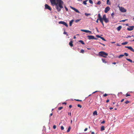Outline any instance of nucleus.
<instances>
[{
    "label": "nucleus",
    "mask_w": 134,
    "mask_h": 134,
    "mask_svg": "<svg viewBox=\"0 0 134 134\" xmlns=\"http://www.w3.org/2000/svg\"><path fill=\"white\" fill-rule=\"evenodd\" d=\"M51 5L52 6H55V7L58 12H60L63 8L64 2L62 0H49Z\"/></svg>",
    "instance_id": "1"
},
{
    "label": "nucleus",
    "mask_w": 134,
    "mask_h": 134,
    "mask_svg": "<svg viewBox=\"0 0 134 134\" xmlns=\"http://www.w3.org/2000/svg\"><path fill=\"white\" fill-rule=\"evenodd\" d=\"M99 56L103 57L104 58H106L107 56L108 55V54L104 51L100 52L98 53Z\"/></svg>",
    "instance_id": "2"
},
{
    "label": "nucleus",
    "mask_w": 134,
    "mask_h": 134,
    "mask_svg": "<svg viewBox=\"0 0 134 134\" xmlns=\"http://www.w3.org/2000/svg\"><path fill=\"white\" fill-rule=\"evenodd\" d=\"M102 19V20H103L106 23H107L109 22L108 19L107 18L106 15L105 14L103 15Z\"/></svg>",
    "instance_id": "3"
},
{
    "label": "nucleus",
    "mask_w": 134,
    "mask_h": 134,
    "mask_svg": "<svg viewBox=\"0 0 134 134\" xmlns=\"http://www.w3.org/2000/svg\"><path fill=\"white\" fill-rule=\"evenodd\" d=\"M98 18H100V19H99V20L100 21L101 23L103 25V26H104V24L103 23V20H102V18L99 13L98 14Z\"/></svg>",
    "instance_id": "4"
},
{
    "label": "nucleus",
    "mask_w": 134,
    "mask_h": 134,
    "mask_svg": "<svg viewBox=\"0 0 134 134\" xmlns=\"http://www.w3.org/2000/svg\"><path fill=\"white\" fill-rule=\"evenodd\" d=\"M89 40H91L92 39L97 40V38H95L92 35H88L87 36Z\"/></svg>",
    "instance_id": "5"
},
{
    "label": "nucleus",
    "mask_w": 134,
    "mask_h": 134,
    "mask_svg": "<svg viewBox=\"0 0 134 134\" xmlns=\"http://www.w3.org/2000/svg\"><path fill=\"white\" fill-rule=\"evenodd\" d=\"M59 24H62L65 26L67 27H68V25L64 21H59Z\"/></svg>",
    "instance_id": "6"
},
{
    "label": "nucleus",
    "mask_w": 134,
    "mask_h": 134,
    "mask_svg": "<svg viewBox=\"0 0 134 134\" xmlns=\"http://www.w3.org/2000/svg\"><path fill=\"white\" fill-rule=\"evenodd\" d=\"M45 9H47L49 10H51L52 9L51 7L47 4L45 5Z\"/></svg>",
    "instance_id": "7"
},
{
    "label": "nucleus",
    "mask_w": 134,
    "mask_h": 134,
    "mask_svg": "<svg viewBox=\"0 0 134 134\" xmlns=\"http://www.w3.org/2000/svg\"><path fill=\"white\" fill-rule=\"evenodd\" d=\"M110 9V8L109 7H107L105 9L104 12L105 13H107Z\"/></svg>",
    "instance_id": "8"
},
{
    "label": "nucleus",
    "mask_w": 134,
    "mask_h": 134,
    "mask_svg": "<svg viewBox=\"0 0 134 134\" xmlns=\"http://www.w3.org/2000/svg\"><path fill=\"white\" fill-rule=\"evenodd\" d=\"M70 7L71 9H72L73 10H74L76 12L78 13H80L79 11L77 9H76L75 8L73 7H72L71 6H70Z\"/></svg>",
    "instance_id": "9"
},
{
    "label": "nucleus",
    "mask_w": 134,
    "mask_h": 134,
    "mask_svg": "<svg viewBox=\"0 0 134 134\" xmlns=\"http://www.w3.org/2000/svg\"><path fill=\"white\" fill-rule=\"evenodd\" d=\"M81 31L86 33H92V32L91 31L87 30L81 29Z\"/></svg>",
    "instance_id": "10"
},
{
    "label": "nucleus",
    "mask_w": 134,
    "mask_h": 134,
    "mask_svg": "<svg viewBox=\"0 0 134 134\" xmlns=\"http://www.w3.org/2000/svg\"><path fill=\"white\" fill-rule=\"evenodd\" d=\"M133 29V26H131L127 28V29L128 30L131 31Z\"/></svg>",
    "instance_id": "11"
},
{
    "label": "nucleus",
    "mask_w": 134,
    "mask_h": 134,
    "mask_svg": "<svg viewBox=\"0 0 134 134\" xmlns=\"http://www.w3.org/2000/svg\"><path fill=\"white\" fill-rule=\"evenodd\" d=\"M125 47L128 48L131 51H132L133 49L131 46H125Z\"/></svg>",
    "instance_id": "12"
},
{
    "label": "nucleus",
    "mask_w": 134,
    "mask_h": 134,
    "mask_svg": "<svg viewBox=\"0 0 134 134\" xmlns=\"http://www.w3.org/2000/svg\"><path fill=\"white\" fill-rule=\"evenodd\" d=\"M120 10L121 12H126V10L124 8L122 7Z\"/></svg>",
    "instance_id": "13"
},
{
    "label": "nucleus",
    "mask_w": 134,
    "mask_h": 134,
    "mask_svg": "<svg viewBox=\"0 0 134 134\" xmlns=\"http://www.w3.org/2000/svg\"><path fill=\"white\" fill-rule=\"evenodd\" d=\"M72 43H73V41H70V42L69 43V45L71 47H72V46H73V44H72Z\"/></svg>",
    "instance_id": "14"
},
{
    "label": "nucleus",
    "mask_w": 134,
    "mask_h": 134,
    "mask_svg": "<svg viewBox=\"0 0 134 134\" xmlns=\"http://www.w3.org/2000/svg\"><path fill=\"white\" fill-rule=\"evenodd\" d=\"M122 28V26H119L118 27H117V29L118 31H119Z\"/></svg>",
    "instance_id": "15"
},
{
    "label": "nucleus",
    "mask_w": 134,
    "mask_h": 134,
    "mask_svg": "<svg viewBox=\"0 0 134 134\" xmlns=\"http://www.w3.org/2000/svg\"><path fill=\"white\" fill-rule=\"evenodd\" d=\"M93 115H98L97 113V111H95L93 112Z\"/></svg>",
    "instance_id": "16"
},
{
    "label": "nucleus",
    "mask_w": 134,
    "mask_h": 134,
    "mask_svg": "<svg viewBox=\"0 0 134 134\" xmlns=\"http://www.w3.org/2000/svg\"><path fill=\"white\" fill-rule=\"evenodd\" d=\"M71 127L70 126H69L68 128V130H67V132H69L71 129Z\"/></svg>",
    "instance_id": "17"
},
{
    "label": "nucleus",
    "mask_w": 134,
    "mask_h": 134,
    "mask_svg": "<svg viewBox=\"0 0 134 134\" xmlns=\"http://www.w3.org/2000/svg\"><path fill=\"white\" fill-rule=\"evenodd\" d=\"M105 130V127L104 126H102L101 127V131H103L104 130Z\"/></svg>",
    "instance_id": "18"
},
{
    "label": "nucleus",
    "mask_w": 134,
    "mask_h": 134,
    "mask_svg": "<svg viewBox=\"0 0 134 134\" xmlns=\"http://www.w3.org/2000/svg\"><path fill=\"white\" fill-rule=\"evenodd\" d=\"M74 20H71L69 23V25L70 26H71L72 22L74 21Z\"/></svg>",
    "instance_id": "19"
},
{
    "label": "nucleus",
    "mask_w": 134,
    "mask_h": 134,
    "mask_svg": "<svg viewBox=\"0 0 134 134\" xmlns=\"http://www.w3.org/2000/svg\"><path fill=\"white\" fill-rule=\"evenodd\" d=\"M88 0H86L84 1L83 2V4L84 5H86L87 4L86 2L88 1Z\"/></svg>",
    "instance_id": "20"
},
{
    "label": "nucleus",
    "mask_w": 134,
    "mask_h": 134,
    "mask_svg": "<svg viewBox=\"0 0 134 134\" xmlns=\"http://www.w3.org/2000/svg\"><path fill=\"white\" fill-rule=\"evenodd\" d=\"M79 42H80L81 43L83 44H85V43H84L83 41H82V40H80L79 41Z\"/></svg>",
    "instance_id": "21"
},
{
    "label": "nucleus",
    "mask_w": 134,
    "mask_h": 134,
    "mask_svg": "<svg viewBox=\"0 0 134 134\" xmlns=\"http://www.w3.org/2000/svg\"><path fill=\"white\" fill-rule=\"evenodd\" d=\"M126 59L127 60H128V61L130 62L131 63H132V60H131V59H130L126 58Z\"/></svg>",
    "instance_id": "22"
},
{
    "label": "nucleus",
    "mask_w": 134,
    "mask_h": 134,
    "mask_svg": "<svg viewBox=\"0 0 134 134\" xmlns=\"http://www.w3.org/2000/svg\"><path fill=\"white\" fill-rule=\"evenodd\" d=\"M107 4L109 5L110 4V2H109V0H107Z\"/></svg>",
    "instance_id": "23"
},
{
    "label": "nucleus",
    "mask_w": 134,
    "mask_h": 134,
    "mask_svg": "<svg viewBox=\"0 0 134 134\" xmlns=\"http://www.w3.org/2000/svg\"><path fill=\"white\" fill-rule=\"evenodd\" d=\"M102 61L103 62L105 63H107V62H106L105 60V59H102Z\"/></svg>",
    "instance_id": "24"
},
{
    "label": "nucleus",
    "mask_w": 134,
    "mask_h": 134,
    "mask_svg": "<svg viewBox=\"0 0 134 134\" xmlns=\"http://www.w3.org/2000/svg\"><path fill=\"white\" fill-rule=\"evenodd\" d=\"M124 56V55L123 54H121L119 55V56L118 58H120L123 57Z\"/></svg>",
    "instance_id": "25"
},
{
    "label": "nucleus",
    "mask_w": 134,
    "mask_h": 134,
    "mask_svg": "<svg viewBox=\"0 0 134 134\" xmlns=\"http://www.w3.org/2000/svg\"><path fill=\"white\" fill-rule=\"evenodd\" d=\"M85 15L87 16H88L89 15H91V14H90V13H85Z\"/></svg>",
    "instance_id": "26"
},
{
    "label": "nucleus",
    "mask_w": 134,
    "mask_h": 134,
    "mask_svg": "<svg viewBox=\"0 0 134 134\" xmlns=\"http://www.w3.org/2000/svg\"><path fill=\"white\" fill-rule=\"evenodd\" d=\"M128 43L127 42H124L122 43H121L122 45H126Z\"/></svg>",
    "instance_id": "27"
},
{
    "label": "nucleus",
    "mask_w": 134,
    "mask_h": 134,
    "mask_svg": "<svg viewBox=\"0 0 134 134\" xmlns=\"http://www.w3.org/2000/svg\"><path fill=\"white\" fill-rule=\"evenodd\" d=\"M80 52L82 53H83L84 52V50L83 49H82L81 50V51Z\"/></svg>",
    "instance_id": "28"
},
{
    "label": "nucleus",
    "mask_w": 134,
    "mask_h": 134,
    "mask_svg": "<svg viewBox=\"0 0 134 134\" xmlns=\"http://www.w3.org/2000/svg\"><path fill=\"white\" fill-rule=\"evenodd\" d=\"M89 3L91 4H93V1L92 0H89Z\"/></svg>",
    "instance_id": "29"
},
{
    "label": "nucleus",
    "mask_w": 134,
    "mask_h": 134,
    "mask_svg": "<svg viewBox=\"0 0 134 134\" xmlns=\"http://www.w3.org/2000/svg\"><path fill=\"white\" fill-rule=\"evenodd\" d=\"M101 4V2L100 1H99L97 3V4L98 5H100Z\"/></svg>",
    "instance_id": "30"
},
{
    "label": "nucleus",
    "mask_w": 134,
    "mask_h": 134,
    "mask_svg": "<svg viewBox=\"0 0 134 134\" xmlns=\"http://www.w3.org/2000/svg\"><path fill=\"white\" fill-rule=\"evenodd\" d=\"M81 20V19H77V20H76L75 21L76 22V23H77V22L79 21H80V20Z\"/></svg>",
    "instance_id": "31"
},
{
    "label": "nucleus",
    "mask_w": 134,
    "mask_h": 134,
    "mask_svg": "<svg viewBox=\"0 0 134 134\" xmlns=\"http://www.w3.org/2000/svg\"><path fill=\"white\" fill-rule=\"evenodd\" d=\"M63 108V107H59L58 108V110H60Z\"/></svg>",
    "instance_id": "32"
},
{
    "label": "nucleus",
    "mask_w": 134,
    "mask_h": 134,
    "mask_svg": "<svg viewBox=\"0 0 134 134\" xmlns=\"http://www.w3.org/2000/svg\"><path fill=\"white\" fill-rule=\"evenodd\" d=\"M77 106L78 107H80V108H81L82 107V106L81 105L79 104H77Z\"/></svg>",
    "instance_id": "33"
},
{
    "label": "nucleus",
    "mask_w": 134,
    "mask_h": 134,
    "mask_svg": "<svg viewBox=\"0 0 134 134\" xmlns=\"http://www.w3.org/2000/svg\"><path fill=\"white\" fill-rule=\"evenodd\" d=\"M125 96L126 97H127L128 96H131V95L130 94H128L127 93H126V94Z\"/></svg>",
    "instance_id": "34"
},
{
    "label": "nucleus",
    "mask_w": 134,
    "mask_h": 134,
    "mask_svg": "<svg viewBox=\"0 0 134 134\" xmlns=\"http://www.w3.org/2000/svg\"><path fill=\"white\" fill-rule=\"evenodd\" d=\"M124 55H125L126 56H127L128 55V54L126 53H124Z\"/></svg>",
    "instance_id": "35"
},
{
    "label": "nucleus",
    "mask_w": 134,
    "mask_h": 134,
    "mask_svg": "<svg viewBox=\"0 0 134 134\" xmlns=\"http://www.w3.org/2000/svg\"><path fill=\"white\" fill-rule=\"evenodd\" d=\"M100 38L103 41H106L105 39L103 37H101Z\"/></svg>",
    "instance_id": "36"
},
{
    "label": "nucleus",
    "mask_w": 134,
    "mask_h": 134,
    "mask_svg": "<svg viewBox=\"0 0 134 134\" xmlns=\"http://www.w3.org/2000/svg\"><path fill=\"white\" fill-rule=\"evenodd\" d=\"M129 102H129V101H128V100H127V101H126L125 102V104H128V103H129Z\"/></svg>",
    "instance_id": "37"
},
{
    "label": "nucleus",
    "mask_w": 134,
    "mask_h": 134,
    "mask_svg": "<svg viewBox=\"0 0 134 134\" xmlns=\"http://www.w3.org/2000/svg\"><path fill=\"white\" fill-rule=\"evenodd\" d=\"M99 19H100L99 18H98V19H97V20L96 21V22L97 23H98V20H99Z\"/></svg>",
    "instance_id": "38"
},
{
    "label": "nucleus",
    "mask_w": 134,
    "mask_h": 134,
    "mask_svg": "<svg viewBox=\"0 0 134 134\" xmlns=\"http://www.w3.org/2000/svg\"><path fill=\"white\" fill-rule=\"evenodd\" d=\"M63 34H66L67 36H68V34L67 33V32H66L64 30V32Z\"/></svg>",
    "instance_id": "39"
},
{
    "label": "nucleus",
    "mask_w": 134,
    "mask_h": 134,
    "mask_svg": "<svg viewBox=\"0 0 134 134\" xmlns=\"http://www.w3.org/2000/svg\"><path fill=\"white\" fill-rule=\"evenodd\" d=\"M61 130H63L64 129V127L63 126H61Z\"/></svg>",
    "instance_id": "40"
},
{
    "label": "nucleus",
    "mask_w": 134,
    "mask_h": 134,
    "mask_svg": "<svg viewBox=\"0 0 134 134\" xmlns=\"http://www.w3.org/2000/svg\"><path fill=\"white\" fill-rule=\"evenodd\" d=\"M128 20L127 19H125V20H122L121 21L124 22L125 21H126V20Z\"/></svg>",
    "instance_id": "41"
},
{
    "label": "nucleus",
    "mask_w": 134,
    "mask_h": 134,
    "mask_svg": "<svg viewBox=\"0 0 134 134\" xmlns=\"http://www.w3.org/2000/svg\"><path fill=\"white\" fill-rule=\"evenodd\" d=\"M53 127L54 129H55L56 128V126L55 125H54Z\"/></svg>",
    "instance_id": "42"
},
{
    "label": "nucleus",
    "mask_w": 134,
    "mask_h": 134,
    "mask_svg": "<svg viewBox=\"0 0 134 134\" xmlns=\"http://www.w3.org/2000/svg\"><path fill=\"white\" fill-rule=\"evenodd\" d=\"M65 9L67 11H68V9L66 8V6H65Z\"/></svg>",
    "instance_id": "43"
},
{
    "label": "nucleus",
    "mask_w": 134,
    "mask_h": 134,
    "mask_svg": "<svg viewBox=\"0 0 134 134\" xmlns=\"http://www.w3.org/2000/svg\"><path fill=\"white\" fill-rule=\"evenodd\" d=\"M108 94L106 93H105L103 95V96L104 97H105L107 96Z\"/></svg>",
    "instance_id": "44"
},
{
    "label": "nucleus",
    "mask_w": 134,
    "mask_h": 134,
    "mask_svg": "<svg viewBox=\"0 0 134 134\" xmlns=\"http://www.w3.org/2000/svg\"><path fill=\"white\" fill-rule=\"evenodd\" d=\"M114 15V14L113 13L111 14V16L112 17H113Z\"/></svg>",
    "instance_id": "45"
},
{
    "label": "nucleus",
    "mask_w": 134,
    "mask_h": 134,
    "mask_svg": "<svg viewBox=\"0 0 134 134\" xmlns=\"http://www.w3.org/2000/svg\"><path fill=\"white\" fill-rule=\"evenodd\" d=\"M75 100L77 101L81 102L82 101V100H79V99H75Z\"/></svg>",
    "instance_id": "46"
},
{
    "label": "nucleus",
    "mask_w": 134,
    "mask_h": 134,
    "mask_svg": "<svg viewBox=\"0 0 134 134\" xmlns=\"http://www.w3.org/2000/svg\"><path fill=\"white\" fill-rule=\"evenodd\" d=\"M105 123V121L104 120H103L101 122V124H104Z\"/></svg>",
    "instance_id": "47"
},
{
    "label": "nucleus",
    "mask_w": 134,
    "mask_h": 134,
    "mask_svg": "<svg viewBox=\"0 0 134 134\" xmlns=\"http://www.w3.org/2000/svg\"><path fill=\"white\" fill-rule=\"evenodd\" d=\"M96 36L98 38H100L101 37V36H99V35H97Z\"/></svg>",
    "instance_id": "48"
},
{
    "label": "nucleus",
    "mask_w": 134,
    "mask_h": 134,
    "mask_svg": "<svg viewBox=\"0 0 134 134\" xmlns=\"http://www.w3.org/2000/svg\"><path fill=\"white\" fill-rule=\"evenodd\" d=\"M68 114L70 116H71V112L68 113Z\"/></svg>",
    "instance_id": "49"
},
{
    "label": "nucleus",
    "mask_w": 134,
    "mask_h": 134,
    "mask_svg": "<svg viewBox=\"0 0 134 134\" xmlns=\"http://www.w3.org/2000/svg\"><path fill=\"white\" fill-rule=\"evenodd\" d=\"M87 129H88L87 128H86L84 129V131H87Z\"/></svg>",
    "instance_id": "50"
},
{
    "label": "nucleus",
    "mask_w": 134,
    "mask_h": 134,
    "mask_svg": "<svg viewBox=\"0 0 134 134\" xmlns=\"http://www.w3.org/2000/svg\"><path fill=\"white\" fill-rule=\"evenodd\" d=\"M131 36H127V37H126V38H127L129 37H131Z\"/></svg>",
    "instance_id": "51"
},
{
    "label": "nucleus",
    "mask_w": 134,
    "mask_h": 134,
    "mask_svg": "<svg viewBox=\"0 0 134 134\" xmlns=\"http://www.w3.org/2000/svg\"><path fill=\"white\" fill-rule=\"evenodd\" d=\"M72 107V106L71 105H70L69 106V108L70 109Z\"/></svg>",
    "instance_id": "52"
},
{
    "label": "nucleus",
    "mask_w": 134,
    "mask_h": 134,
    "mask_svg": "<svg viewBox=\"0 0 134 134\" xmlns=\"http://www.w3.org/2000/svg\"><path fill=\"white\" fill-rule=\"evenodd\" d=\"M109 101V99H107L106 101V102L107 103H108V102Z\"/></svg>",
    "instance_id": "53"
},
{
    "label": "nucleus",
    "mask_w": 134,
    "mask_h": 134,
    "mask_svg": "<svg viewBox=\"0 0 134 134\" xmlns=\"http://www.w3.org/2000/svg\"><path fill=\"white\" fill-rule=\"evenodd\" d=\"M53 115V113H51L50 114V116H49V117H51V116H52V115Z\"/></svg>",
    "instance_id": "54"
},
{
    "label": "nucleus",
    "mask_w": 134,
    "mask_h": 134,
    "mask_svg": "<svg viewBox=\"0 0 134 134\" xmlns=\"http://www.w3.org/2000/svg\"><path fill=\"white\" fill-rule=\"evenodd\" d=\"M124 100V99H122L121 100V102H122Z\"/></svg>",
    "instance_id": "55"
},
{
    "label": "nucleus",
    "mask_w": 134,
    "mask_h": 134,
    "mask_svg": "<svg viewBox=\"0 0 134 134\" xmlns=\"http://www.w3.org/2000/svg\"><path fill=\"white\" fill-rule=\"evenodd\" d=\"M100 43L102 45H103V46H105V45L104 44H103L102 43Z\"/></svg>",
    "instance_id": "56"
},
{
    "label": "nucleus",
    "mask_w": 134,
    "mask_h": 134,
    "mask_svg": "<svg viewBox=\"0 0 134 134\" xmlns=\"http://www.w3.org/2000/svg\"><path fill=\"white\" fill-rule=\"evenodd\" d=\"M117 46H121V45H120L118 43H117V44H116V45Z\"/></svg>",
    "instance_id": "57"
},
{
    "label": "nucleus",
    "mask_w": 134,
    "mask_h": 134,
    "mask_svg": "<svg viewBox=\"0 0 134 134\" xmlns=\"http://www.w3.org/2000/svg\"><path fill=\"white\" fill-rule=\"evenodd\" d=\"M62 104H65L66 105V103H65V102H64V103H62Z\"/></svg>",
    "instance_id": "58"
},
{
    "label": "nucleus",
    "mask_w": 134,
    "mask_h": 134,
    "mask_svg": "<svg viewBox=\"0 0 134 134\" xmlns=\"http://www.w3.org/2000/svg\"><path fill=\"white\" fill-rule=\"evenodd\" d=\"M114 104H115V103H114V102H113L112 103V105H114Z\"/></svg>",
    "instance_id": "59"
},
{
    "label": "nucleus",
    "mask_w": 134,
    "mask_h": 134,
    "mask_svg": "<svg viewBox=\"0 0 134 134\" xmlns=\"http://www.w3.org/2000/svg\"><path fill=\"white\" fill-rule=\"evenodd\" d=\"M113 109V107H110L109 108V109L110 110H111V109Z\"/></svg>",
    "instance_id": "60"
},
{
    "label": "nucleus",
    "mask_w": 134,
    "mask_h": 134,
    "mask_svg": "<svg viewBox=\"0 0 134 134\" xmlns=\"http://www.w3.org/2000/svg\"><path fill=\"white\" fill-rule=\"evenodd\" d=\"M115 43V42H111V43H112V44L114 43Z\"/></svg>",
    "instance_id": "61"
},
{
    "label": "nucleus",
    "mask_w": 134,
    "mask_h": 134,
    "mask_svg": "<svg viewBox=\"0 0 134 134\" xmlns=\"http://www.w3.org/2000/svg\"><path fill=\"white\" fill-rule=\"evenodd\" d=\"M94 134V132H91V134Z\"/></svg>",
    "instance_id": "62"
},
{
    "label": "nucleus",
    "mask_w": 134,
    "mask_h": 134,
    "mask_svg": "<svg viewBox=\"0 0 134 134\" xmlns=\"http://www.w3.org/2000/svg\"><path fill=\"white\" fill-rule=\"evenodd\" d=\"M116 63L115 62H114L113 63V64H114L115 65V64H116Z\"/></svg>",
    "instance_id": "63"
},
{
    "label": "nucleus",
    "mask_w": 134,
    "mask_h": 134,
    "mask_svg": "<svg viewBox=\"0 0 134 134\" xmlns=\"http://www.w3.org/2000/svg\"><path fill=\"white\" fill-rule=\"evenodd\" d=\"M97 91H95V92H93V93H96V92H97Z\"/></svg>",
    "instance_id": "64"
}]
</instances>
